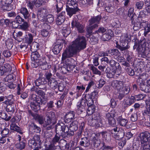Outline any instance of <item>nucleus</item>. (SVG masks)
I'll list each match as a JSON object with an SVG mask.
<instances>
[{
    "instance_id": "nucleus-1",
    "label": "nucleus",
    "mask_w": 150,
    "mask_h": 150,
    "mask_svg": "<svg viewBox=\"0 0 150 150\" xmlns=\"http://www.w3.org/2000/svg\"><path fill=\"white\" fill-rule=\"evenodd\" d=\"M86 45V41L85 37L83 36H78L63 53L62 61L64 62L67 58L72 57L78 51L85 48Z\"/></svg>"
},
{
    "instance_id": "nucleus-2",
    "label": "nucleus",
    "mask_w": 150,
    "mask_h": 150,
    "mask_svg": "<svg viewBox=\"0 0 150 150\" xmlns=\"http://www.w3.org/2000/svg\"><path fill=\"white\" fill-rule=\"evenodd\" d=\"M140 142L143 150L149 149L150 148V133L146 132L141 134L140 136Z\"/></svg>"
},
{
    "instance_id": "nucleus-3",
    "label": "nucleus",
    "mask_w": 150,
    "mask_h": 150,
    "mask_svg": "<svg viewBox=\"0 0 150 150\" xmlns=\"http://www.w3.org/2000/svg\"><path fill=\"white\" fill-rule=\"evenodd\" d=\"M150 45L148 42H147L145 40H143L139 43L137 50L139 52H140L143 55L147 57Z\"/></svg>"
},
{
    "instance_id": "nucleus-4",
    "label": "nucleus",
    "mask_w": 150,
    "mask_h": 150,
    "mask_svg": "<svg viewBox=\"0 0 150 150\" xmlns=\"http://www.w3.org/2000/svg\"><path fill=\"white\" fill-rule=\"evenodd\" d=\"M102 17L101 16L98 15L96 16H94L92 17L89 20V25H91L95 23L93 25L90 26L86 30L89 34L92 33V31L94 28H97L98 26V24L99 23Z\"/></svg>"
},
{
    "instance_id": "nucleus-5",
    "label": "nucleus",
    "mask_w": 150,
    "mask_h": 150,
    "mask_svg": "<svg viewBox=\"0 0 150 150\" xmlns=\"http://www.w3.org/2000/svg\"><path fill=\"white\" fill-rule=\"evenodd\" d=\"M69 128L68 125L62 122L58 123L56 125V133L61 134L67 136L69 134Z\"/></svg>"
},
{
    "instance_id": "nucleus-6",
    "label": "nucleus",
    "mask_w": 150,
    "mask_h": 150,
    "mask_svg": "<svg viewBox=\"0 0 150 150\" xmlns=\"http://www.w3.org/2000/svg\"><path fill=\"white\" fill-rule=\"evenodd\" d=\"M31 66L33 68H36L40 66L43 70H45L48 68V65L45 58H42L36 61H33L31 64Z\"/></svg>"
},
{
    "instance_id": "nucleus-7",
    "label": "nucleus",
    "mask_w": 150,
    "mask_h": 150,
    "mask_svg": "<svg viewBox=\"0 0 150 150\" xmlns=\"http://www.w3.org/2000/svg\"><path fill=\"white\" fill-rule=\"evenodd\" d=\"M105 72L107 74L108 77L111 78L114 77L115 76L117 77L120 74L121 71V70H120L119 68L116 69L115 67H114L112 69H110L109 68H107Z\"/></svg>"
},
{
    "instance_id": "nucleus-8",
    "label": "nucleus",
    "mask_w": 150,
    "mask_h": 150,
    "mask_svg": "<svg viewBox=\"0 0 150 150\" xmlns=\"http://www.w3.org/2000/svg\"><path fill=\"white\" fill-rule=\"evenodd\" d=\"M46 118L45 120V124L43 126L44 127H46L47 125H50L52 123L54 124L55 122V115L54 112H50L47 113Z\"/></svg>"
},
{
    "instance_id": "nucleus-9",
    "label": "nucleus",
    "mask_w": 150,
    "mask_h": 150,
    "mask_svg": "<svg viewBox=\"0 0 150 150\" xmlns=\"http://www.w3.org/2000/svg\"><path fill=\"white\" fill-rule=\"evenodd\" d=\"M75 112L74 111H70L67 112L65 116L64 121L66 123H69L72 120H75L76 117L75 115Z\"/></svg>"
},
{
    "instance_id": "nucleus-10",
    "label": "nucleus",
    "mask_w": 150,
    "mask_h": 150,
    "mask_svg": "<svg viewBox=\"0 0 150 150\" xmlns=\"http://www.w3.org/2000/svg\"><path fill=\"white\" fill-rule=\"evenodd\" d=\"M111 85L113 88H115L118 91L120 92L123 88L124 84L122 81L115 80L112 82Z\"/></svg>"
},
{
    "instance_id": "nucleus-11",
    "label": "nucleus",
    "mask_w": 150,
    "mask_h": 150,
    "mask_svg": "<svg viewBox=\"0 0 150 150\" xmlns=\"http://www.w3.org/2000/svg\"><path fill=\"white\" fill-rule=\"evenodd\" d=\"M78 122L76 120H74L71 123L69 127V135H73L74 134V132L76 131L78 129Z\"/></svg>"
},
{
    "instance_id": "nucleus-12",
    "label": "nucleus",
    "mask_w": 150,
    "mask_h": 150,
    "mask_svg": "<svg viewBox=\"0 0 150 150\" xmlns=\"http://www.w3.org/2000/svg\"><path fill=\"white\" fill-rule=\"evenodd\" d=\"M71 24L72 27H76L79 32L82 33L83 32L84 26L76 20H73Z\"/></svg>"
},
{
    "instance_id": "nucleus-13",
    "label": "nucleus",
    "mask_w": 150,
    "mask_h": 150,
    "mask_svg": "<svg viewBox=\"0 0 150 150\" xmlns=\"http://www.w3.org/2000/svg\"><path fill=\"white\" fill-rule=\"evenodd\" d=\"M113 35V33L111 30H108L106 33L103 34L101 37V39L103 41L110 40Z\"/></svg>"
},
{
    "instance_id": "nucleus-14",
    "label": "nucleus",
    "mask_w": 150,
    "mask_h": 150,
    "mask_svg": "<svg viewBox=\"0 0 150 150\" xmlns=\"http://www.w3.org/2000/svg\"><path fill=\"white\" fill-rule=\"evenodd\" d=\"M18 140L20 142L15 145V147L17 148L20 150L23 149L25 147L26 141L23 139H21V137L20 135L18 136Z\"/></svg>"
},
{
    "instance_id": "nucleus-15",
    "label": "nucleus",
    "mask_w": 150,
    "mask_h": 150,
    "mask_svg": "<svg viewBox=\"0 0 150 150\" xmlns=\"http://www.w3.org/2000/svg\"><path fill=\"white\" fill-rule=\"evenodd\" d=\"M86 100L85 99H82L78 103L77 107L78 111L82 112L85 110V107L86 105Z\"/></svg>"
},
{
    "instance_id": "nucleus-16",
    "label": "nucleus",
    "mask_w": 150,
    "mask_h": 150,
    "mask_svg": "<svg viewBox=\"0 0 150 150\" xmlns=\"http://www.w3.org/2000/svg\"><path fill=\"white\" fill-rule=\"evenodd\" d=\"M66 7V10L67 14L70 17H71L73 15L75 14L79 10L78 8Z\"/></svg>"
},
{
    "instance_id": "nucleus-17",
    "label": "nucleus",
    "mask_w": 150,
    "mask_h": 150,
    "mask_svg": "<svg viewBox=\"0 0 150 150\" xmlns=\"http://www.w3.org/2000/svg\"><path fill=\"white\" fill-rule=\"evenodd\" d=\"M40 102L38 101L31 102L30 103V106L31 108L35 111H37L40 109Z\"/></svg>"
},
{
    "instance_id": "nucleus-18",
    "label": "nucleus",
    "mask_w": 150,
    "mask_h": 150,
    "mask_svg": "<svg viewBox=\"0 0 150 150\" xmlns=\"http://www.w3.org/2000/svg\"><path fill=\"white\" fill-rule=\"evenodd\" d=\"M12 2V0H1L0 1V5L3 9L7 10L6 8L8 7Z\"/></svg>"
},
{
    "instance_id": "nucleus-19",
    "label": "nucleus",
    "mask_w": 150,
    "mask_h": 150,
    "mask_svg": "<svg viewBox=\"0 0 150 150\" xmlns=\"http://www.w3.org/2000/svg\"><path fill=\"white\" fill-rule=\"evenodd\" d=\"M77 1L76 0H67L66 7L78 8Z\"/></svg>"
},
{
    "instance_id": "nucleus-20",
    "label": "nucleus",
    "mask_w": 150,
    "mask_h": 150,
    "mask_svg": "<svg viewBox=\"0 0 150 150\" xmlns=\"http://www.w3.org/2000/svg\"><path fill=\"white\" fill-rule=\"evenodd\" d=\"M135 102L134 96H132L130 98H128L124 102L125 107L130 106Z\"/></svg>"
},
{
    "instance_id": "nucleus-21",
    "label": "nucleus",
    "mask_w": 150,
    "mask_h": 150,
    "mask_svg": "<svg viewBox=\"0 0 150 150\" xmlns=\"http://www.w3.org/2000/svg\"><path fill=\"white\" fill-rule=\"evenodd\" d=\"M49 86L54 89L57 88L58 82L54 79H51L48 82Z\"/></svg>"
},
{
    "instance_id": "nucleus-22",
    "label": "nucleus",
    "mask_w": 150,
    "mask_h": 150,
    "mask_svg": "<svg viewBox=\"0 0 150 150\" xmlns=\"http://www.w3.org/2000/svg\"><path fill=\"white\" fill-rule=\"evenodd\" d=\"M0 117L6 121H8L11 118V116H8L6 112L4 111L0 110Z\"/></svg>"
},
{
    "instance_id": "nucleus-23",
    "label": "nucleus",
    "mask_w": 150,
    "mask_h": 150,
    "mask_svg": "<svg viewBox=\"0 0 150 150\" xmlns=\"http://www.w3.org/2000/svg\"><path fill=\"white\" fill-rule=\"evenodd\" d=\"M62 45L61 44L55 45L52 50L54 53L56 54H58L62 50Z\"/></svg>"
},
{
    "instance_id": "nucleus-24",
    "label": "nucleus",
    "mask_w": 150,
    "mask_h": 150,
    "mask_svg": "<svg viewBox=\"0 0 150 150\" xmlns=\"http://www.w3.org/2000/svg\"><path fill=\"white\" fill-rule=\"evenodd\" d=\"M46 11V10L44 8L39 10L37 14L38 18L41 20H42L43 17L45 16Z\"/></svg>"
},
{
    "instance_id": "nucleus-25",
    "label": "nucleus",
    "mask_w": 150,
    "mask_h": 150,
    "mask_svg": "<svg viewBox=\"0 0 150 150\" xmlns=\"http://www.w3.org/2000/svg\"><path fill=\"white\" fill-rule=\"evenodd\" d=\"M20 12L23 15L25 19L28 18L30 16V14L27 9L25 8H22L20 9Z\"/></svg>"
},
{
    "instance_id": "nucleus-26",
    "label": "nucleus",
    "mask_w": 150,
    "mask_h": 150,
    "mask_svg": "<svg viewBox=\"0 0 150 150\" xmlns=\"http://www.w3.org/2000/svg\"><path fill=\"white\" fill-rule=\"evenodd\" d=\"M140 88L141 90L145 92H150V87L144 84V82H140Z\"/></svg>"
},
{
    "instance_id": "nucleus-27",
    "label": "nucleus",
    "mask_w": 150,
    "mask_h": 150,
    "mask_svg": "<svg viewBox=\"0 0 150 150\" xmlns=\"http://www.w3.org/2000/svg\"><path fill=\"white\" fill-rule=\"evenodd\" d=\"M33 36L31 33H28L26 34L25 37V42L29 44H30L33 42Z\"/></svg>"
},
{
    "instance_id": "nucleus-28",
    "label": "nucleus",
    "mask_w": 150,
    "mask_h": 150,
    "mask_svg": "<svg viewBox=\"0 0 150 150\" xmlns=\"http://www.w3.org/2000/svg\"><path fill=\"white\" fill-rule=\"evenodd\" d=\"M90 97L91 96L89 94L86 95L85 96V99L88 106L94 105L93 99Z\"/></svg>"
},
{
    "instance_id": "nucleus-29",
    "label": "nucleus",
    "mask_w": 150,
    "mask_h": 150,
    "mask_svg": "<svg viewBox=\"0 0 150 150\" xmlns=\"http://www.w3.org/2000/svg\"><path fill=\"white\" fill-rule=\"evenodd\" d=\"M40 58V55L39 54L37 51L32 52L31 54V58L33 61H36L38 60L39 58Z\"/></svg>"
},
{
    "instance_id": "nucleus-30",
    "label": "nucleus",
    "mask_w": 150,
    "mask_h": 150,
    "mask_svg": "<svg viewBox=\"0 0 150 150\" xmlns=\"http://www.w3.org/2000/svg\"><path fill=\"white\" fill-rule=\"evenodd\" d=\"M108 63L110 66L112 67V68H114V67H115L117 69L119 68L120 69V70H121V67L119 63L116 62L113 59L111 60Z\"/></svg>"
},
{
    "instance_id": "nucleus-31",
    "label": "nucleus",
    "mask_w": 150,
    "mask_h": 150,
    "mask_svg": "<svg viewBox=\"0 0 150 150\" xmlns=\"http://www.w3.org/2000/svg\"><path fill=\"white\" fill-rule=\"evenodd\" d=\"M117 120L119 124L122 126H126L128 122L127 119L123 118L121 117H120L118 118Z\"/></svg>"
},
{
    "instance_id": "nucleus-32",
    "label": "nucleus",
    "mask_w": 150,
    "mask_h": 150,
    "mask_svg": "<svg viewBox=\"0 0 150 150\" xmlns=\"http://www.w3.org/2000/svg\"><path fill=\"white\" fill-rule=\"evenodd\" d=\"M80 144L81 146H83L85 147H87L90 145L89 141L86 138H85L82 139L80 142Z\"/></svg>"
},
{
    "instance_id": "nucleus-33",
    "label": "nucleus",
    "mask_w": 150,
    "mask_h": 150,
    "mask_svg": "<svg viewBox=\"0 0 150 150\" xmlns=\"http://www.w3.org/2000/svg\"><path fill=\"white\" fill-rule=\"evenodd\" d=\"M30 50L31 52L37 51L39 48L38 43L36 42H33L30 46Z\"/></svg>"
},
{
    "instance_id": "nucleus-34",
    "label": "nucleus",
    "mask_w": 150,
    "mask_h": 150,
    "mask_svg": "<svg viewBox=\"0 0 150 150\" xmlns=\"http://www.w3.org/2000/svg\"><path fill=\"white\" fill-rule=\"evenodd\" d=\"M148 75L144 73L141 75L137 79V81L138 82H144V81L146 79Z\"/></svg>"
},
{
    "instance_id": "nucleus-35",
    "label": "nucleus",
    "mask_w": 150,
    "mask_h": 150,
    "mask_svg": "<svg viewBox=\"0 0 150 150\" xmlns=\"http://www.w3.org/2000/svg\"><path fill=\"white\" fill-rule=\"evenodd\" d=\"M88 106L87 113L88 115H91L94 112L95 110V107L94 105Z\"/></svg>"
},
{
    "instance_id": "nucleus-36",
    "label": "nucleus",
    "mask_w": 150,
    "mask_h": 150,
    "mask_svg": "<svg viewBox=\"0 0 150 150\" xmlns=\"http://www.w3.org/2000/svg\"><path fill=\"white\" fill-rule=\"evenodd\" d=\"M6 110L7 112H13L15 111L14 104H6Z\"/></svg>"
},
{
    "instance_id": "nucleus-37",
    "label": "nucleus",
    "mask_w": 150,
    "mask_h": 150,
    "mask_svg": "<svg viewBox=\"0 0 150 150\" xmlns=\"http://www.w3.org/2000/svg\"><path fill=\"white\" fill-rule=\"evenodd\" d=\"M23 23L21 25H20V28L22 30H28L29 26V24L26 22H23Z\"/></svg>"
},
{
    "instance_id": "nucleus-38",
    "label": "nucleus",
    "mask_w": 150,
    "mask_h": 150,
    "mask_svg": "<svg viewBox=\"0 0 150 150\" xmlns=\"http://www.w3.org/2000/svg\"><path fill=\"white\" fill-rule=\"evenodd\" d=\"M36 7H39L44 4L45 0H33Z\"/></svg>"
},
{
    "instance_id": "nucleus-39",
    "label": "nucleus",
    "mask_w": 150,
    "mask_h": 150,
    "mask_svg": "<svg viewBox=\"0 0 150 150\" xmlns=\"http://www.w3.org/2000/svg\"><path fill=\"white\" fill-rule=\"evenodd\" d=\"M108 53L112 55L118 56L119 55L120 52L118 50L114 49L109 50L108 51Z\"/></svg>"
},
{
    "instance_id": "nucleus-40",
    "label": "nucleus",
    "mask_w": 150,
    "mask_h": 150,
    "mask_svg": "<svg viewBox=\"0 0 150 150\" xmlns=\"http://www.w3.org/2000/svg\"><path fill=\"white\" fill-rule=\"evenodd\" d=\"M45 80V79L44 78L38 79L35 81V83L36 86H39L41 84L45 83L44 81Z\"/></svg>"
},
{
    "instance_id": "nucleus-41",
    "label": "nucleus",
    "mask_w": 150,
    "mask_h": 150,
    "mask_svg": "<svg viewBox=\"0 0 150 150\" xmlns=\"http://www.w3.org/2000/svg\"><path fill=\"white\" fill-rule=\"evenodd\" d=\"M33 140L36 144H38L39 146L41 145V140L40 136L38 135H35L33 138Z\"/></svg>"
},
{
    "instance_id": "nucleus-42",
    "label": "nucleus",
    "mask_w": 150,
    "mask_h": 150,
    "mask_svg": "<svg viewBox=\"0 0 150 150\" xmlns=\"http://www.w3.org/2000/svg\"><path fill=\"white\" fill-rule=\"evenodd\" d=\"M36 119L38 120L39 123L41 124H43V125L45 124L44 122V118L42 116L38 115L36 117Z\"/></svg>"
},
{
    "instance_id": "nucleus-43",
    "label": "nucleus",
    "mask_w": 150,
    "mask_h": 150,
    "mask_svg": "<svg viewBox=\"0 0 150 150\" xmlns=\"http://www.w3.org/2000/svg\"><path fill=\"white\" fill-rule=\"evenodd\" d=\"M57 147V146H55L54 144L51 143L46 147V150H55Z\"/></svg>"
},
{
    "instance_id": "nucleus-44",
    "label": "nucleus",
    "mask_w": 150,
    "mask_h": 150,
    "mask_svg": "<svg viewBox=\"0 0 150 150\" xmlns=\"http://www.w3.org/2000/svg\"><path fill=\"white\" fill-rule=\"evenodd\" d=\"M105 9L108 12L112 13L115 10V8L114 6H112L111 5H110L108 6L105 7Z\"/></svg>"
},
{
    "instance_id": "nucleus-45",
    "label": "nucleus",
    "mask_w": 150,
    "mask_h": 150,
    "mask_svg": "<svg viewBox=\"0 0 150 150\" xmlns=\"http://www.w3.org/2000/svg\"><path fill=\"white\" fill-rule=\"evenodd\" d=\"M136 8L138 9H142L144 6V3L143 1H139L136 3Z\"/></svg>"
},
{
    "instance_id": "nucleus-46",
    "label": "nucleus",
    "mask_w": 150,
    "mask_h": 150,
    "mask_svg": "<svg viewBox=\"0 0 150 150\" xmlns=\"http://www.w3.org/2000/svg\"><path fill=\"white\" fill-rule=\"evenodd\" d=\"M10 128L11 129L19 132L20 131V128L16 124L12 123L10 125Z\"/></svg>"
},
{
    "instance_id": "nucleus-47",
    "label": "nucleus",
    "mask_w": 150,
    "mask_h": 150,
    "mask_svg": "<svg viewBox=\"0 0 150 150\" xmlns=\"http://www.w3.org/2000/svg\"><path fill=\"white\" fill-rule=\"evenodd\" d=\"M65 19V18L58 16L56 21L57 24L58 25H61L64 22Z\"/></svg>"
},
{
    "instance_id": "nucleus-48",
    "label": "nucleus",
    "mask_w": 150,
    "mask_h": 150,
    "mask_svg": "<svg viewBox=\"0 0 150 150\" xmlns=\"http://www.w3.org/2000/svg\"><path fill=\"white\" fill-rule=\"evenodd\" d=\"M134 96L135 101V100H139L143 99L145 97V95L144 94H139Z\"/></svg>"
},
{
    "instance_id": "nucleus-49",
    "label": "nucleus",
    "mask_w": 150,
    "mask_h": 150,
    "mask_svg": "<svg viewBox=\"0 0 150 150\" xmlns=\"http://www.w3.org/2000/svg\"><path fill=\"white\" fill-rule=\"evenodd\" d=\"M59 133H56V135L52 140V143L55 144L57 142H58L60 139L59 135Z\"/></svg>"
},
{
    "instance_id": "nucleus-50",
    "label": "nucleus",
    "mask_w": 150,
    "mask_h": 150,
    "mask_svg": "<svg viewBox=\"0 0 150 150\" xmlns=\"http://www.w3.org/2000/svg\"><path fill=\"white\" fill-rule=\"evenodd\" d=\"M2 67H4V69L6 72H10L11 70V67L9 64H6L4 66Z\"/></svg>"
},
{
    "instance_id": "nucleus-51",
    "label": "nucleus",
    "mask_w": 150,
    "mask_h": 150,
    "mask_svg": "<svg viewBox=\"0 0 150 150\" xmlns=\"http://www.w3.org/2000/svg\"><path fill=\"white\" fill-rule=\"evenodd\" d=\"M96 86L98 88H102L105 83V82L103 79H101L99 81L98 83H97Z\"/></svg>"
},
{
    "instance_id": "nucleus-52",
    "label": "nucleus",
    "mask_w": 150,
    "mask_h": 150,
    "mask_svg": "<svg viewBox=\"0 0 150 150\" xmlns=\"http://www.w3.org/2000/svg\"><path fill=\"white\" fill-rule=\"evenodd\" d=\"M98 38L94 36H92L90 38V42L92 44H96L98 42Z\"/></svg>"
},
{
    "instance_id": "nucleus-53",
    "label": "nucleus",
    "mask_w": 150,
    "mask_h": 150,
    "mask_svg": "<svg viewBox=\"0 0 150 150\" xmlns=\"http://www.w3.org/2000/svg\"><path fill=\"white\" fill-rule=\"evenodd\" d=\"M130 91V88L129 86H126L124 87L123 86V88L122 89V91H120V92H122L124 93L125 95L128 94Z\"/></svg>"
},
{
    "instance_id": "nucleus-54",
    "label": "nucleus",
    "mask_w": 150,
    "mask_h": 150,
    "mask_svg": "<svg viewBox=\"0 0 150 150\" xmlns=\"http://www.w3.org/2000/svg\"><path fill=\"white\" fill-rule=\"evenodd\" d=\"M143 114L144 115L148 116L149 117V118L150 120V106L144 110L143 112Z\"/></svg>"
},
{
    "instance_id": "nucleus-55",
    "label": "nucleus",
    "mask_w": 150,
    "mask_h": 150,
    "mask_svg": "<svg viewBox=\"0 0 150 150\" xmlns=\"http://www.w3.org/2000/svg\"><path fill=\"white\" fill-rule=\"evenodd\" d=\"M16 22L19 24H21L24 22V20L19 15L17 16L15 18Z\"/></svg>"
},
{
    "instance_id": "nucleus-56",
    "label": "nucleus",
    "mask_w": 150,
    "mask_h": 150,
    "mask_svg": "<svg viewBox=\"0 0 150 150\" xmlns=\"http://www.w3.org/2000/svg\"><path fill=\"white\" fill-rule=\"evenodd\" d=\"M0 23L1 24L2 23V25L4 26V25L5 24L6 26H8L9 25L10 22L9 20L8 19H2L0 20Z\"/></svg>"
},
{
    "instance_id": "nucleus-57",
    "label": "nucleus",
    "mask_w": 150,
    "mask_h": 150,
    "mask_svg": "<svg viewBox=\"0 0 150 150\" xmlns=\"http://www.w3.org/2000/svg\"><path fill=\"white\" fill-rule=\"evenodd\" d=\"M47 20L49 23H51L54 21V17L52 15H49L47 16Z\"/></svg>"
},
{
    "instance_id": "nucleus-58",
    "label": "nucleus",
    "mask_w": 150,
    "mask_h": 150,
    "mask_svg": "<svg viewBox=\"0 0 150 150\" xmlns=\"http://www.w3.org/2000/svg\"><path fill=\"white\" fill-rule=\"evenodd\" d=\"M11 54V52L8 50H4L3 52V54L6 58L10 57Z\"/></svg>"
},
{
    "instance_id": "nucleus-59",
    "label": "nucleus",
    "mask_w": 150,
    "mask_h": 150,
    "mask_svg": "<svg viewBox=\"0 0 150 150\" xmlns=\"http://www.w3.org/2000/svg\"><path fill=\"white\" fill-rule=\"evenodd\" d=\"M146 15L145 11L144 10H142L139 12L138 18H144L146 16Z\"/></svg>"
},
{
    "instance_id": "nucleus-60",
    "label": "nucleus",
    "mask_w": 150,
    "mask_h": 150,
    "mask_svg": "<svg viewBox=\"0 0 150 150\" xmlns=\"http://www.w3.org/2000/svg\"><path fill=\"white\" fill-rule=\"evenodd\" d=\"M150 32V23L146 27H144V35L145 36H146L147 34Z\"/></svg>"
},
{
    "instance_id": "nucleus-61",
    "label": "nucleus",
    "mask_w": 150,
    "mask_h": 150,
    "mask_svg": "<svg viewBox=\"0 0 150 150\" xmlns=\"http://www.w3.org/2000/svg\"><path fill=\"white\" fill-rule=\"evenodd\" d=\"M91 69L92 71L94 74L99 75L101 74L100 72L99 71L97 68L94 67H91Z\"/></svg>"
},
{
    "instance_id": "nucleus-62",
    "label": "nucleus",
    "mask_w": 150,
    "mask_h": 150,
    "mask_svg": "<svg viewBox=\"0 0 150 150\" xmlns=\"http://www.w3.org/2000/svg\"><path fill=\"white\" fill-rule=\"evenodd\" d=\"M118 46L119 49L121 51L125 50L127 49L128 48V43L127 42L126 43H125V45H123L122 44V46H121L120 45H118Z\"/></svg>"
},
{
    "instance_id": "nucleus-63",
    "label": "nucleus",
    "mask_w": 150,
    "mask_h": 150,
    "mask_svg": "<svg viewBox=\"0 0 150 150\" xmlns=\"http://www.w3.org/2000/svg\"><path fill=\"white\" fill-rule=\"evenodd\" d=\"M85 88V87L83 86H77L76 89L77 91L81 93L83 92Z\"/></svg>"
},
{
    "instance_id": "nucleus-64",
    "label": "nucleus",
    "mask_w": 150,
    "mask_h": 150,
    "mask_svg": "<svg viewBox=\"0 0 150 150\" xmlns=\"http://www.w3.org/2000/svg\"><path fill=\"white\" fill-rule=\"evenodd\" d=\"M41 35L43 37H47L49 34L48 31L45 29L42 30L41 32Z\"/></svg>"
}]
</instances>
